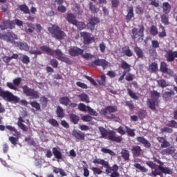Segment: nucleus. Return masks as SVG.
Returning a JSON list of instances; mask_svg holds the SVG:
<instances>
[{
    "instance_id": "0eeeda50",
    "label": "nucleus",
    "mask_w": 177,
    "mask_h": 177,
    "mask_svg": "<svg viewBox=\"0 0 177 177\" xmlns=\"http://www.w3.org/2000/svg\"><path fill=\"white\" fill-rule=\"evenodd\" d=\"M6 129H8V131H10V132H12V135L14 136H17V138L10 136L9 137V140L12 145H14V146H16L17 145V142H19V136H20V132L17 131L16 128L15 127H12L11 125H7L6 126Z\"/></svg>"
},
{
    "instance_id": "c756f323",
    "label": "nucleus",
    "mask_w": 177,
    "mask_h": 177,
    "mask_svg": "<svg viewBox=\"0 0 177 177\" xmlns=\"http://www.w3.org/2000/svg\"><path fill=\"white\" fill-rule=\"evenodd\" d=\"M171 4L168 2H164L162 3V10L163 12L165 13V15H169L170 12H171Z\"/></svg>"
},
{
    "instance_id": "3c124183",
    "label": "nucleus",
    "mask_w": 177,
    "mask_h": 177,
    "mask_svg": "<svg viewBox=\"0 0 177 177\" xmlns=\"http://www.w3.org/2000/svg\"><path fill=\"white\" fill-rule=\"evenodd\" d=\"M149 32L151 35L156 36L158 34V30H157V27H156V26L153 25L150 28Z\"/></svg>"
},
{
    "instance_id": "5701e85b",
    "label": "nucleus",
    "mask_w": 177,
    "mask_h": 177,
    "mask_svg": "<svg viewBox=\"0 0 177 177\" xmlns=\"http://www.w3.org/2000/svg\"><path fill=\"white\" fill-rule=\"evenodd\" d=\"M160 71L163 73L169 74V75H171L172 71L168 68V65L165 63V62H162L160 63Z\"/></svg>"
},
{
    "instance_id": "864d4df0",
    "label": "nucleus",
    "mask_w": 177,
    "mask_h": 177,
    "mask_svg": "<svg viewBox=\"0 0 177 177\" xmlns=\"http://www.w3.org/2000/svg\"><path fill=\"white\" fill-rule=\"evenodd\" d=\"M30 104L34 109H35L37 111H39V110H41V105H39V103H38L35 101H33V102H30Z\"/></svg>"
},
{
    "instance_id": "393cba45",
    "label": "nucleus",
    "mask_w": 177,
    "mask_h": 177,
    "mask_svg": "<svg viewBox=\"0 0 177 177\" xmlns=\"http://www.w3.org/2000/svg\"><path fill=\"white\" fill-rule=\"evenodd\" d=\"M135 14L133 13V7L130 6L127 9V15H126V21L127 23H129L131 21V19L134 17Z\"/></svg>"
},
{
    "instance_id": "a19ab883",
    "label": "nucleus",
    "mask_w": 177,
    "mask_h": 177,
    "mask_svg": "<svg viewBox=\"0 0 177 177\" xmlns=\"http://www.w3.org/2000/svg\"><path fill=\"white\" fill-rule=\"evenodd\" d=\"M88 6L89 10H91L92 13H97V12H99V8L96 7V6H95L93 3L90 2Z\"/></svg>"
},
{
    "instance_id": "052dcab7",
    "label": "nucleus",
    "mask_w": 177,
    "mask_h": 177,
    "mask_svg": "<svg viewBox=\"0 0 177 177\" xmlns=\"http://www.w3.org/2000/svg\"><path fill=\"white\" fill-rule=\"evenodd\" d=\"M167 127H169L170 128H176L177 129V122L171 120L168 122V124H167Z\"/></svg>"
},
{
    "instance_id": "680f3d73",
    "label": "nucleus",
    "mask_w": 177,
    "mask_h": 177,
    "mask_svg": "<svg viewBox=\"0 0 177 177\" xmlns=\"http://www.w3.org/2000/svg\"><path fill=\"white\" fill-rule=\"evenodd\" d=\"M160 132L162 133H172L174 132V129L169 127H163L160 129Z\"/></svg>"
},
{
    "instance_id": "4d7b16f0",
    "label": "nucleus",
    "mask_w": 177,
    "mask_h": 177,
    "mask_svg": "<svg viewBox=\"0 0 177 177\" xmlns=\"http://www.w3.org/2000/svg\"><path fill=\"white\" fill-rule=\"evenodd\" d=\"M84 59H86V60H89V59H95V56L93 55H91V53H86L85 54L82 53V55H80Z\"/></svg>"
},
{
    "instance_id": "2f4dec72",
    "label": "nucleus",
    "mask_w": 177,
    "mask_h": 177,
    "mask_svg": "<svg viewBox=\"0 0 177 177\" xmlns=\"http://www.w3.org/2000/svg\"><path fill=\"white\" fill-rule=\"evenodd\" d=\"M133 50L136 55H137L138 59H143L145 57V53H143V50H142V48H140L139 46H136L134 47Z\"/></svg>"
},
{
    "instance_id": "338daca9",
    "label": "nucleus",
    "mask_w": 177,
    "mask_h": 177,
    "mask_svg": "<svg viewBox=\"0 0 177 177\" xmlns=\"http://www.w3.org/2000/svg\"><path fill=\"white\" fill-rule=\"evenodd\" d=\"M48 122H49L53 127H59V122L55 119H49Z\"/></svg>"
},
{
    "instance_id": "ea45409f",
    "label": "nucleus",
    "mask_w": 177,
    "mask_h": 177,
    "mask_svg": "<svg viewBox=\"0 0 177 177\" xmlns=\"http://www.w3.org/2000/svg\"><path fill=\"white\" fill-rule=\"evenodd\" d=\"M60 104H63L64 106H68L70 104V98L68 97H62L59 100Z\"/></svg>"
},
{
    "instance_id": "412c9836",
    "label": "nucleus",
    "mask_w": 177,
    "mask_h": 177,
    "mask_svg": "<svg viewBox=\"0 0 177 177\" xmlns=\"http://www.w3.org/2000/svg\"><path fill=\"white\" fill-rule=\"evenodd\" d=\"M133 157H140L142 156V148L139 145H135L131 149Z\"/></svg>"
},
{
    "instance_id": "dca6fc26",
    "label": "nucleus",
    "mask_w": 177,
    "mask_h": 177,
    "mask_svg": "<svg viewBox=\"0 0 177 177\" xmlns=\"http://www.w3.org/2000/svg\"><path fill=\"white\" fill-rule=\"evenodd\" d=\"M72 136L77 140H85V133L80 130L73 129L72 131Z\"/></svg>"
},
{
    "instance_id": "423d86ee",
    "label": "nucleus",
    "mask_w": 177,
    "mask_h": 177,
    "mask_svg": "<svg viewBox=\"0 0 177 177\" xmlns=\"http://www.w3.org/2000/svg\"><path fill=\"white\" fill-rule=\"evenodd\" d=\"M117 111V106H109L106 109L101 110L100 114L104 115L108 120H114L115 118V115L113 113Z\"/></svg>"
},
{
    "instance_id": "e433bc0d",
    "label": "nucleus",
    "mask_w": 177,
    "mask_h": 177,
    "mask_svg": "<svg viewBox=\"0 0 177 177\" xmlns=\"http://www.w3.org/2000/svg\"><path fill=\"white\" fill-rule=\"evenodd\" d=\"M133 167L135 168H136V169H138L139 171H140V172H142V174H147L148 169H146V167H145L144 166L140 165V163H135L133 165Z\"/></svg>"
},
{
    "instance_id": "774afa93",
    "label": "nucleus",
    "mask_w": 177,
    "mask_h": 177,
    "mask_svg": "<svg viewBox=\"0 0 177 177\" xmlns=\"http://www.w3.org/2000/svg\"><path fill=\"white\" fill-rule=\"evenodd\" d=\"M30 55H42V52L38 50H34V48H31L29 50Z\"/></svg>"
},
{
    "instance_id": "69168bd1",
    "label": "nucleus",
    "mask_w": 177,
    "mask_h": 177,
    "mask_svg": "<svg viewBox=\"0 0 177 177\" xmlns=\"http://www.w3.org/2000/svg\"><path fill=\"white\" fill-rule=\"evenodd\" d=\"M86 107L87 106L85 105V104L80 103L78 105V110H80V111L86 112L88 110Z\"/></svg>"
},
{
    "instance_id": "9b49d317",
    "label": "nucleus",
    "mask_w": 177,
    "mask_h": 177,
    "mask_svg": "<svg viewBox=\"0 0 177 177\" xmlns=\"http://www.w3.org/2000/svg\"><path fill=\"white\" fill-rule=\"evenodd\" d=\"M153 161L160 165L158 166V168L163 174H165L166 175H172V174H174L173 169H169L167 167H162L164 165V162H161V160H158L157 158H153Z\"/></svg>"
},
{
    "instance_id": "9d476101",
    "label": "nucleus",
    "mask_w": 177,
    "mask_h": 177,
    "mask_svg": "<svg viewBox=\"0 0 177 177\" xmlns=\"http://www.w3.org/2000/svg\"><path fill=\"white\" fill-rule=\"evenodd\" d=\"M0 39L6 41V42H9L10 44H15V41L17 39V35L13 32H8L1 35Z\"/></svg>"
},
{
    "instance_id": "79ce46f5",
    "label": "nucleus",
    "mask_w": 177,
    "mask_h": 177,
    "mask_svg": "<svg viewBox=\"0 0 177 177\" xmlns=\"http://www.w3.org/2000/svg\"><path fill=\"white\" fill-rule=\"evenodd\" d=\"M128 95L131 97V99H133L134 100H138L139 99V97L136 95V93L133 92L131 88H127Z\"/></svg>"
},
{
    "instance_id": "aec40b11",
    "label": "nucleus",
    "mask_w": 177,
    "mask_h": 177,
    "mask_svg": "<svg viewBox=\"0 0 177 177\" xmlns=\"http://www.w3.org/2000/svg\"><path fill=\"white\" fill-rule=\"evenodd\" d=\"M136 140L138 141L139 143H141V145H143L147 149L151 147V144L149 140L145 138V137L138 136L136 138Z\"/></svg>"
},
{
    "instance_id": "58836bf2",
    "label": "nucleus",
    "mask_w": 177,
    "mask_h": 177,
    "mask_svg": "<svg viewBox=\"0 0 177 177\" xmlns=\"http://www.w3.org/2000/svg\"><path fill=\"white\" fill-rule=\"evenodd\" d=\"M18 46L21 50H26V52H28V50H30V47L27 43L19 42L18 43Z\"/></svg>"
},
{
    "instance_id": "7c9ffc66",
    "label": "nucleus",
    "mask_w": 177,
    "mask_h": 177,
    "mask_svg": "<svg viewBox=\"0 0 177 177\" xmlns=\"http://www.w3.org/2000/svg\"><path fill=\"white\" fill-rule=\"evenodd\" d=\"M66 20L68 21V23H71V24H77V19H75V16L73 13L67 14L66 15Z\"/></svg>"
},
{
    "instance_id": "20e7f679",
    "label": "nucleus",
    "mask_w": 177,
    "mask_h": 177,
    "mask_svg": "<svg viewBox=\"0 0 177 177\" xmlns=\"http://www.w3.org/2000/svg\"><path fill=\"white\" fill-rule=\"evenodd\" d=\"M140 29L133 28L131 30V38L134 41H137L138 44H142L143 42V38L145 37V26L143 25L139 26Z\"/></svg>"
},
{
    "instance_id": "4c0bfd02",
    "label": "nucleus",
    "mask_w": 177,
    "mask_h": 177,
    "mask_svg": "<svg viewBox=\"0 0 177 177\" xmlns=\"http://www.w3.org/2000/svg\"><path fill=\"white\" fill-rule=\"evenodd\" d=\"M19 10H21V12H24V13H25V15H30V8H28V6H27V5L26 4H21L19 6Z\"/></svg>"
},
{
    "instance_id": "a211bd4d",
    "label": "nucleus",
    "mask_w": 177,
    "mask_h": 177,
    "mask_svg": "<svg viewBox=\"0 0 177 177\" xmlns=\"http://www.w3.org/2000/svg\"><path fill=\"white\" fill-rule=\"evenodd\" d=\"M108 139L111 142H116V143H121V142H122V137L121 136L115 137V132L114 131H111L109 133Z\"/></svg>"
},
{
    "instance_id": "603ef678",
    "label": "nucleus",
    "mask_w": 177,
    "mask_h": 177,
    "mask_svg": "<svg viewBox=\"0 0 177 177\" xmlns=\"http://www.w3.org/2000/svg\"><path fill=\"white\" fill-rule=\"evenodd\" d=\"M86 109H87L88 114H90V115H93L94 117H97V112H96V111H95L93 109L91 108V106H87Z\"/></svg>"
},
{
    "instance_id": "f8f14e48",
    "label": "nucleus",
    "mask_w": 177,
    "mask_h": 177,
    "mask_svg": "<svg viewBox=\"0 0 177 177\" xmlns=\"http://www.w3.org/2000/svg\"><path fill=\"white\" fill-rule=\"evenodd\" d=\"M54 55H56V56H57L58 60H60L61 62H63L66 64H69V65L73 64V61L70 59V58L64 56V54H63V52H62V50L57 49L54 50Z\"/></svg>"
},
{
    "instance_id": "2eb2a0df",
    "label": "nucleus",
    "mask_w": 177,
    "mask_h": 177,
    "mask_svg": "<svg viewBox=\"0 0 177 177\" xmlns=\"http://www.w3.org/2000/svg\"><path fill=\"white\" fill-rule=\"evenodd\" d=\"M165 59L167 62H174L175 58H177V51H173L172 50H169L166 52L165 55Z\"/></svg>"
},
{
    "instance_id": "b1692460",
    "label": "nucleus",
    "mask_w": 177,
    "mask_h": 177,
    "mask_svg": "<svg viewBox=\"0 0 177 177\" xmlns=\"http://www.w3.org/2000/svg\"><path fill=\"white\" fill-rule=\"evenodd\" d=\"M157 140L159 143H161L162 149H167V147H169V146H171L169 142H168L167 139L164 138V137H158Z\"/></svg>"
},
{
    "instance_id": "13d9d810",
    "label": "nucleus",
    "mask_w": 177,
    "mask_h": 177,
    "mask_svg": "<svg viewBox=\"0 0 177 177\" xmlns=\"http://www.w3.org/2000/svg\"><path fill=\"white\" fill-rule=\"evenodd\" d=\"M158 85H160V86H161V88H167V86H168L169 85L167 81L162 79L160 80H158Z\"/></svg>"
},
{
    "instance_id": "6e6d98bb",
    "label": "nucleus",
    "mask_w": 177,
    "mask_h": 177,
    "mask_svg": "<svg viewBox=\"0 0 177 177\" xmlns=\"http://www.w3.org/2000/svg\"><path fill=\"white\" fill-rule=\"evenodd\" d=\"M91 171H93L94 175H100L103 174V171L99 167H92Z\"/></svg>"
},
{
    "instance_id": "5fc2aeb1",
    "label": "nucleus",
    "mask_w": 177,
    "mask_h": 177,
    "mask_svg": "<svg viewBox=\"0 0 177 177\" xmlns=\"http://www.w3.org/2000/svg\"><path fill=\"white\" fill-rule=\"evenodd\" d=\"M75 26L79 28V30H84L85 27H86V25L84 22H80V21H76V24H75Z\"/></svg>"
},
{
    "instance_id": "72a5a7b5",
    "label": "nucleus",
    "mask_w": 177,
    "mask_h": 177,
    "mask_svg": "<svg viewBox=\"0 0 177 177\" xmlns=\"http://www.w3.org/2000/svg\"><path fill=\"white\" fill-rule=\"evenodd\" d=\"M78 98L80 102H84V103H90L91 102L89 101V96H88V95L85 94L84 93L80 94L78 95Z\"/></svg>"
},
{
    "instance_id": "de8ad7c7",
    "label": "nucleus",
    "mask_w": 177,
    "mask_h": 177,
    "mask_svg": "<svg viewBox=\"0 0 177 177\" xmlns=\"http://www.w3.org/2000/svg\"><path fill=\"white\" fill-rule=\"evenodd\" d=\"M102 153H104V154H109L110 156H115V153L111 149H109L107 148H102L101 149Z\"/></svg>"
},
{
    "instance_id": "c85d7f7f",
    "label": "nucleus",
    "mask_w": 177,
    "mask_h": 177,
    "mask_svg": "<svg viewBox=\"0 0 177 177\" xmlns=\"http://www.w3.org/2000/svg\"><path fill=\"white\" fill-rule=\"evenodd\" d=\"M40 49L42 52H46L50 56H55V50H52V48H49L48 46H42L40 47Z\"/></svg>"
},
{
    "instance_id": "cd10ccee",
    "label": "nucleus",
    "mask_w": 177,
    "mask_h": 177,
    "mask_svg": "<svg viewBox=\"0 0 177 177\" xmlns=\"http://www.w3.org/2000/svg\"><path fill=\"white\" fill-rule=\"evenodd\" d=\"M121 157L124 160V161H129V151L125 148H122L120 152Z\"/></svg>"
},
{
    "instance_id": "49530a36",
    "label": "nucleus",
    "mask_w": 177,
    "mask_h": 177,
    "mask_svg": "<svg viewBox=\"0 0 177 177\" xmlns=\"http://www.w3.org/2000/svg\"><path fill=\"white\" fill-rule=\"evenodd\" d=\"M25 142H27V143H28V145H29V146H37V143L35 142L34 139H32L31 137L26 138Z\"/></svg>"
},
{
    "instance_id": "8fccbe9b",
    "label": "nucleus",
    "mask_w": 177,
    "mask_h": 177,
    "mask_svg": "<svg viewBox=\"0 0 177 177\" xmlns=\"http://www.w3.org/2000/svg\"><path fill=\"white\" fill-rule=\"evenodd\" d=\"M149 70L153 73H156V71L158 70V64L156 62L151 63V64L149 65Z\"/></svg>"
},
{
    "instance_id": "0e129e2a",
    "label": "nucleus",
    "mask_w": 177,
    "mask_h": 177,
    "mask_svg": "<svg viewBox=\"0 0 177 177\" xmlns=\"http://www.w3.org/2000/svg\"><path fill=\"white\" fill-rule=\"evenodd\" d=\"M147 113L145 110L139 111L138 112V117L140 120H144V118H146Z\"/></svg>"
},
{
    "instance_id": "7ed1b4c3",
    "label": "nucleus",
    "mask_w": 177,
    "mask_h": 177,
    "mask_svg": "<svg viewBox=\"0 0 177 177\" xmlns=\"http://www.w3.org/2000/svg\"><path fill=\"white\" fill-rule=\"evenodd\" d=\"M48 30L51 34L53 38L58 39L59 41H62V39L66 36V32L57 25H52L51 27L48 28Z\"/></svg>"
},
{
    "instance_id": "37998d69",
    "label": "nucleus",
    "mask_w": 177,
    "mask_h": 177,
    "mask_svg": "<svg viewBox=\"0 0 177 177\" xmlns=\"http://www.w3.org/2000/svg\"><path fill=\"white\" fill-rule=\"evenodd\" d=\"M99 131L102 135V138H107V136L109 135V131H107V129H106L104 127H100Z\"/></svg>"
},
{
    "instance_id": "f03ea898",
    "label": "nucleus",
    "mask_w": 177,
    "mask_h": 177,
    "mask_svg": "<svg viewBox=\"0 0 177 177\" xmlns=\"http://www.w3.org/2000/svg\"><path fill=\"white\" fill-rule=\"evenodd\" d=\"M161 93H158L157 91L153 90L151 92V98H148L147 100V105L149 109H151L152 111H155L156 107H158L160 103V97Z\"/></svg>"
},
{
    "instance_id": "c9c22d12",
    "label": "nucleus",
    "mask_w": 177,
    "mask_h": 177,
    "mask_svg": "<svg viewBox=\"0 0 177 177\" xmlns=\"http://www.w3.org/2000/svg\"><path fill=\"white\" fill-rule=\"evenodd\" d=\"M121 67L123 68L124 72L123 73H129L131 71V65L127 63V62L123 61L121 64Z\"/></svg>"
},
{
    "instance_id": "1a4fd4ad",
    "label": "nucleus",
    "mask_w": 177,
    "mask_h": 177,
    "mask_svg": "<svg viewBox=\"0 0 177 177\" xmlns=\"http://www.w3.org/2000/svg\"><path fill=\"white\" fill-rule=\"evenodd\" d=\"M110 63L106 61L104 59H97L92 62L88 64L89 67H95V66H98L100 67H102L103 70H106L107 67H109Z\"/></svg>"
},
{
    "instance_id": "09e8293b",
    "label": "nucleus",
    "mask_w": 177,
    "mask_h": 177,
    "mask_svg": "<svg viewBox=\"0 0 177 177\" xmlns=\"http://www.w3.org/2000/svg\"><path fill=\"white\" fill-rule=\"evenodd\" d=\"M97 83L99 85H102V86H106V75H102L100 76V80H97Z\"/></svg>"
},
{
    "instance_id": "4468645a",
    "label": "nucleus",
    "mask_w": 177,
    "mask_h": 177,
    "mask_svg": "<svg viewBox=\"0 0 177 177\" xmlns=\"http://www.w3.org/2000/svg\"><path fill=\"white\" fill-rule=\"evenodd\" d=\"M13 28H15V23L10 20L3 21L0 25V29L1 30L8 29L13 30Z\"/></svg>"
},
{
    "instance_id": "6e6552de",
    "label": "nucleus",
    "mask_w": 177,
    "mask_h": 177,
    "mask_svg": "<svg viewBox=\"0 0 177 177\" xmlns=\"http://www.w3.org/2000/svg\"><path fill=\"white\" fill-rule=\"evenodd\" d=\"M22 90L24 93L31 99H39V92L34 90V88H30L28 86L25 85L22 86Z\"/></svg>"
},
{
    "instance_id": "bb28decb",
    "label": "nucleus",
    "mask_w": 177,
    "mask_h": 177,
    "mask_svg": "<svg viewBox=\"0 0 177 177\" xmlns=\"http://www.w3.org/2000/svg\"><path fill=\"white\" fill-rule=\"evenodd\" d=\"M160 153L162 156H171V154L175 153V147L172 146L169 147L168 148L163 149Z\"/></svg>"
},
{
    "instance_id": "c03bdc74",
    "label": "nucleus",
    "mask_w": 177,
    "mask_h": 177,
    "mask_svg": "<svg viewBox=\"0 0 177 177\" xmlns=\"http://www.w3.org/2000/svg\"><path fill=\"white\" fill-rule=\"evenodd\" d=\"M40 103L42 107H47L48 106V97L45 96H41L40 97Z\"/></svg>"
},
{
    "instance_id": "ddd939ff",
    "label": "nucleus",
    "mask_w": 177,
    "mask_h": 177,
    "mask_svg": "<svg viewBox=\"0 0 177 177\" xmlns=\"http://www.w3.org/2000/svg\"><path fill=\"white\" fill-rule=\"evenodd\" d=\"M81 37H82L84 45H91L95 42V37H91V34L88 32H81Z\"/></svg>"
},
{
    "instance_id": "f704fd0d",
    "label": "nucleus",
    "mask_w": 177,
    "mask_h": 177,
    "mask_svg": "<svg viewBox=\"0 0 177 177\" xmlns=\"http://www.w3.org/2000/svg\"><path fill=\"white\" fill-rule=\"evenodd\" d=\"M69 118L73 124H77L80 122V116L74 113L69 114Z\"/></svg>"
},
{
    "instance_id": "f3484780",
    "label": "nucleus",
    "mask_w": 177,
    "mask_h": 177,
    "mask_svg": "<svg viewBox=\"0 0 177 177\" xmlns=\"http://www.w3.org/2000/svg\"><path fill=\"white\" fill-rule=\"evenodd\" d=\"M84 53V50L78 48V47H73L69 50V55L75 57L77 56H81Z\"/></svg>"
},
{
    "instance_id": "e2e57ef3",
    "label": "nucleus",
    "mask_w": 177,
    "mask_h": 177,
    "mask_svg": "<svg viewBox=\"0 0 177 177\" xmlns=\"http://www.w3.org/2000/svg\"><path fill=\"white\" fill-rule=\"evenodd\" d=\"M21 60L23 64H28V63H30V57L28 55H23Z\"/></svg>"
},
{
    "instance_id": "4be33fe9",
    "label": "nucleus",
    "mask_w": 177,
    "mask_h": 177,
    "mask_svg": "<svg viewBox=\"0 0 177 177\" xmlns=\"http://www.w3.org/2000/svg\"><path fill=\"white\" fill-rule=\"evenodd\" d=\"M175 95L174 91H166L162 94V98L165 102H171L172 100V96Z\"/></svg>"
},
{
    "instance_id": "f257e3e1",
    "label": "nucleus",
    "mask_w": 177,
    "mask_h": 177,
    "mask_svg": "<svg viewBox=\"0 0 177 177\" xmlns=\"http://www.w3.org/2000/svg\"><path fill=\"white\" fill-rule=\"evenodd\" d=\"M93 164H100L102 165L104 168H106L105 172L106 175H110L111 177H120V173H118V165H113L112 167L109 164V162L104 159L95 158L93 160Z\"/></svg>"
},
{
    "instance_id": "6ab92c4d",
    "label": "nucleus",
    "mask_w": 177,
    "mask_h": 177,
    "mask_svg": "<svg viewBox=\"0 0 177 177\" xmlns=\"http://www.w3.org/2000/svg\"><path fill=\"white\" fill-rule=\"evenodd\" d=\"M99 23V18L97 17H92L89 19V22L87 24V28L88 30H95V26Z\"/></svg>"
},
{
    "instance_id": "473e14b6",
    "label": "nucleus",
    "mask_w": 177,
    "mask_h": 177,
    "mask_svg": "<svg viewBox=\"0 0 177 177\" xmlns=\"http://www.w3.org/2000/svg\"><path fill=\"white\" fill-rule=\"evenodd\" d=\"M55 113L57 114V117L58 118H60L61 120H62V118H64V117L66 116L64 115V109H63V108H62V106H57Z\"/></svg>"
},
{
    "instance_id": "a878e982",
    "label": "nucleus",
    "mask_w": 177,
    "mask_h": 177,
    "mask_svg": "<svg viewBox=\"0 0 177 177\" xmlns=\"http://www.w3.org/2000/svg\"><path fill=\"white\" fill-rule=\"evenodd\" d=\"M53 154L57 160H63V154L57 147L53 148Z\"/></svg>"
},
{
    "instance_id": "bf43d9fd",
    "label": "nucleus",
    "mask_w": 177,
    "mask_h": 177,
    "mask_svg": "<svg viewBox=\"0 0 177 177\" xmlns=\"http://www.w3.org/2000/svg\"><path fill=\"white\" fill-rule=\"evenodd\" d=\"M92 120H93V118L89 115H85L82 117V120L84 122H90Z\"/></svg>"
},
{
    "instance_id": "39448f33",
    "label": "nucleus",
    "mask_w": 177,
    "mask_h": 177,
    "mask_svg": "<svg viewBox=\"0 0 177 177\" xmlns=\"http://www.w3.org/2000/svg\"><path fill=\"white\" fill-rule=\"evenodd\" d=\"M0 97L3 99H6L7 102H14L15 103H19L20 102V98L19 97L13 95L9 91H3L2 87H0Z\"/></svg>"
},
{
    "instance_id": "a18cd8bd",
    "label": "nucleus",
    "mask_w": 177,
    "mask_h": 177,
    "mask_svg": "<svg viewBox=\"0 0 177 177\" xmlns=\"http://www.w3.org/2000/svg\"><path fill=\"white\" fill-rule=\"evenodd\" d=\"M125 129L128 136H131V138L135 136V129H130L127 126L125 127Z\"/></svg>"
}]
</instances>
